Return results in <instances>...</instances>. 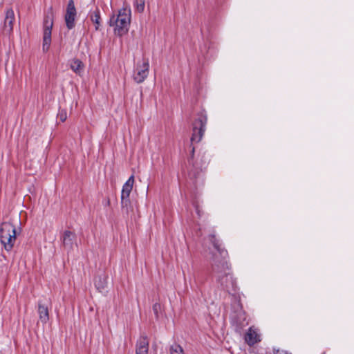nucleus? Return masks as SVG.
Returning <instances> with one entry per match:
<instances>
[{
  "label": "nucleus",
  "mask_w": 354,
  "mask_h": 354,
  "mask_svg": "<svg viewBox=\"0 0 354 354\" xmlns=\"http://www.w3.org/2000/svg\"><path fill=\"white\" fill-rule=\"evenodd\" d=\"M209 239L216 250V252H211L210 261L212 265L213 270L218 274H221L222 272H225L223 276L218 275V280L221 286L230 292L231 290L235 289L236 280L230 272H226V271L230 269V265L228 262L227 251L221 248L219 241L214 235H209Z\"/></svg>",
  "instance_id": "1"
},
{
  "label": "nucleus",
  "mask_w": 354,
  "mask_h": 354,
  "mask_svg": "<svg viewBox=\"0 0 354 354\" xmlns=\"http://www.w3.org/2000/svg\"><path fill=\"white\" fill-rule=\"evenodd\" d=\"M131 10L124 8L119 10L118 15L115 17L113 16L110 19V25L115 26V32L119 35L126 33L131 22Z\"/></svg>",
  "instance_id": "2"
},
{
  "label": "nucleus",
  "mask_w": 354,
  "mask_h": 354,
  "mask_svg": "<svg viewBox=\"0 0 354 354\" xmlns=\"http://www.w3.org/2000/svg\"><path fill=\"white\" fill-rule=\"evenodd\" d=\"M17 239L15 226L9 222H4L0 227V241L6 251H10Z\"/></svg>",
  "instance_id": "3"
},
{
  "label": "nucleus",
  "mask_w": 354,
  "mask_h": 354,
  "mask_svg": "<svg viewBox=\"0 0 354 354\" xmlns=\"http://www.w3.org/2000/svg\"><path fill=\"white\" fill-rule=\"evenodd\" d=\"M134 183V176H131L124 184L121 193V206L123 211L128 214L131 210L129 195Z\"/></svg>",
  "instance_id": "4"
},
{
  "label": "nucleus",
  "mask_w": 354,
  "mask_h": 354,
  "mask_svg": "<svg viewBox=\"0 0 354 354\" xmlns=\"http://www.w3.org/2000/svg\"><path fill=\"white\" fill-rule=\"evenodd\" d=\"M149 72V62L147 59L143 58L141 63H138L135 67L133 78L138 83L143 82L147 77Z\"/></svg>",
  "instance_id": "5"
},
{
  "label": "nucleus",
  "mask_w": 354,
  "mask_h": 354,
  "mask_svg": "<svg viewBox=\"0 0 354 354\" xmlns=\"http://www.w3.org/2000/svg\"><path fill=\"white\" fill-rule=\"evenodd\" d=\"M207 123V117L205 115H201L193 124V133L192 136V141L198 142L202 139V137L205 131V125Z\"/></svg>",
  "instance_id": "6"
},
{
  "label": "nucleus",
  "mask_w": 354,
  "mask_h": 354,
  "mask_svg": "<svg viewBox=\"0 0 354 354\" xmlns=\"http://www.w3.org/2000/svg\"><path fill=\"white\" fill-rule=\"evenodd\" d=\"M53 25V20L51 16H46L44 21V37L43 50L47 51L49 49L51 42V30Z\"/></svg>",
  "instance_id": "7"
},
{
  "label": "nucleus",
  "mask_w": 354,
  "mask_h": 354,
  "mask_svg": "<svg viewBox=\"0 0 354 354\" xmlns=\"http://www.w3.org/2000/svg\"><path fill=\"white\" fill-rule=\"evenodd\" d=\"M76 16V9L73 0H69L65 15V21L68 29H72L75 26V18Z\"/></svg>",
  "instance_id": "8"
},
{
  "label": "nucleus",
  "mask_w": 354,
  "mask_h": 354,
  "mask_svg": "<svg viewBox=\"0 0 354 354\" xmlns=\"http://www.w3.org/2000/svg\"><path fill=\"white\" fill-rule=\"evenodd\" d=\"M62 240L64 248L68 251L73 249L76 241V235L71 231H65L62 236Z\"/></svg>",
  "instance_id": "9"
},
{
  "label": "nucleus",
  "mask_w": 354,
  "mask_h": 354,
  "mask_svg": "<svg viewBox=\"0 0 354 354\" xmlns=\"http://www.w3.org/2000/svg\"><path fill=\"white\" fill-rule=\"evenodd\" d=\"M15 19V17L13 10L8 9L6 12V17L3 24V29L6 32L10 34L12 32Z\"/></svg>",
  "instance_id": "10"
},
{
  "label": "nucleus",
  "mask_w": 354,
  "mask_h": 354,
  "mask_svg": "<svg viewBox=\"0 0 354 354\" xmlns=\"http://www.w3.org/2000/svg\"><path fill=\"white\" fill-rule=\"evenodd\" d=\"M245 340L248 345L252 346L261 341L260 335L255 329L251 327L245 335Z\"/></svg>",
  "instance_id": "11"
},
{
  "label": "nucleus",
  "mask_w": 354,
  "mask_h": 354,
  "mask_svg": "<svg viewBox=\"0 0 354 354\" xmlns=\"http://www.w3.org/2000/svg\"><path fill=\"white\" fill-rule=\"evenodd\" d=\"M89 18L94 24L95 30H100L102 26V19L100 11L97 7L89 12Z\"/></svg>",
  "instance_id": "12"
},
{
  "label": "nucleus",
  "mask_w": 354,
  "mask_h": 354,
  "mask_svg": "<svg viewBox=\"0 0 354 354\" xmlns=\"http://www.w3.org/2000/svg\"><path fill=\"white\" fill-rule=\"evenodd\" d=\"M38 314L39 320L43 324H46L49 319L48 308L46 305L43 304L40 301L38 304Z\"/></svg>",
  "instance_id": "13"
},
{
  "label": "nucleus",
  "mask_w": 354,
  "mask_h": 354,
  "mask_svg": "<svg viewBox=\"0 0 354 354\" xmlns=\"http://www.w3.org/2000/svg\"><path fill=\"white\" fill-rule=\"evenodd\" d=\"M69 66L71 69L79 75H81L84 71V65L82 62L78 59L70 60Z\"/></svg>",
  "instance_id": "14"
},
{
  "label": "nucleus",
  "mask_w": 354,
  "mask_h": 354,
  "mask_svg": "<svg viewBox=\"0 0 354 354\" xmlns=\"http://www.w3.org/2000/svg\"><path fill=\"white\" fill-rule=\"evenodd\" d=\"M107 277L105 274L103 273H99L94 279V284L96 288L102 291L107 283L106 281Z\"/></svg>",
  "instance_id": "15"
},
{
  "label": "nucleus",
  "mask_w": 354,
  "mask_h": 354,
  "mask_svg": "<svg viewBox=\"0 0 354 354\" xmlns=\"http://www.w3.org/2000/svg\"><path fill=\"white\" fill-rule=\"evenodd\" d=\"M148 346L149 343L146 338L140 339L136 347V354H148Z\"/></svg>",
  "instance_id": "16"
},
{
  "label": "nucleus",
  "mask_w": 354,
  "mask_h": 354,
  "mask_svg": "<svg viewBox=\"0 0 354 354\" xmlns=\"http://www.w3.org/2000/svg\"><path fill=\"white\" fill-rule=\"evenodd\" d=\"M134 6L138 12H142L145 10V0H135Z\"/></svg>",
  "instance_id": "17"
},
{
  "label": "nucleus",
  "mask_w": 354,
  "mask_h": 354,
  "mask_svg": "<svg viewBox=\"0 0 354 354\" xmlns=\"http://www.w3.org/2000/svg\"><path fill=\"white\" fill-rule=\"evenodd\" d=\"M170 354H184L183 349L178 344L172 345L170 348Z\"/></svg>",
  "instance_id": "18"
},
{
  "label": "nucleus",
  "mask_w": 354,
  "mask_h": 354,
  "mask_svg": "<svg viewBox=\"0 0 354 354\" xmlns=\"http://www.w3.org/2000/svg\"><path fill=\"white\" fill-rule=\"evenodd\" d=\"M153 310L155 313V314H158V312L159 310H160V305L158 303L155 304L153 306Z\"/></svg>",
  "instance_id": "19"
},
{
  "label": "nucleus",
  "mask_w": 354,
  "mask_h": 354,
  "mask_svg": "<svg viewBox=\"0 0 354 354\" xmlns=\"http://www.w3.org/2000/svg\"><path fill=\"white\" fill-rule=\"evenodd\" d=\"M274 354H290L288 353L287 351H283V350H277L274 351Z\"/></svg>",
  "instance_id": "20"
},
{
  "label": "nucleus",
  "mask_w": 354,
  "mask_h": 354,
  "mask_svg": "<svg viewBox=\"0 0 354 354\" xmlns=\"http://www.w3.org/2000/svg\"><path fill=\"white\" fill-rule=\"evenodd\" d=\"M60 119L62 122L65 121V120L66 119V113L63 114V113H60Z\"/></svg>",
  "instance_id": "21"
},
{
  "label": "nucleus",
  "mask_w": 354,
  "mask_h": 354,
  "mask_svg": "<svg viewBox=\"0 0 354 354\" xmlns=\"http://www.w3.org/2000/svg\"><path fill=\"white\" fill-rule=\"evenodd\" d=\"M95 0H93V1H94Z\"/></svg>",
  "instance_id": "22"
}]
</instances>
